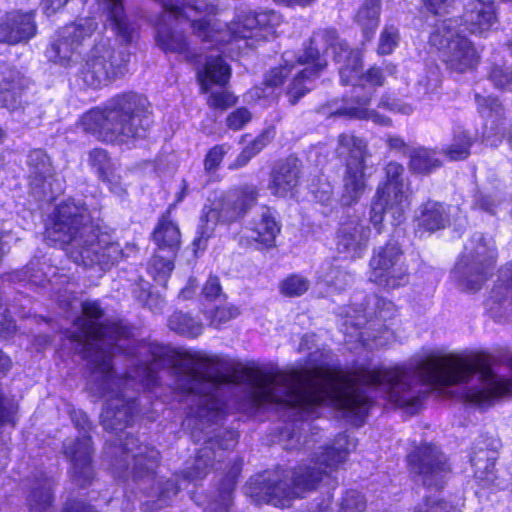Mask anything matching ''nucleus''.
Here are the masks:
<instances>
[{
    "label": "nucleus",
    "mask_w": 512,
    "mask_h": 512,
    "mask_svg": "<svg viewBox=\"0 0 512 512\" xmlns=\"http://www.w3.org/2000/svg\"><path fill=\"white\" fill-rule=\"evenodd\" d=\"M25 86L21 74L10 68L0 71V104L8 109H15Z\"/></svg>",
    "instance_id": "31"
},
{
    "label": "nucleus",
    "mask_w": 512,
    "mask_h": 512,
    "mask_svg": "<svg viewBox=\"0 0 512 512\" xmlns=\"http://www.w3.org/2000/svg\"><path fill=\"white\" fill-rule=\"evenodd\" d=\"M53 480L45 473L35 476L33 487L27 497L29 512H53Z\"/></svg>",
    "instance_id": "29"
},
{
    "label": "nucleus",
    "mask_w": 512,
    "mask_h": 512,
    "mask_svg": "<svg viewBox=\"0 0 512 512\" xmlns=\"http://www.w3.org/2000/svg\"><path fill=\"white\" fill-rule=\"evenodd\" d=\"M88 162L98 177L106 182L112 193L121 195L125 192L119 176L115 174L113 163L104 149L95 148L89 152Z\"/></svg>",
    "instance_id": "28"
},
{
    "label": "nucleus",
    "mask_w": 512,
    "mask_h": 512,
    "mask_svg": "<svg viewBox=\"0 0 512 512\" xmlns=\"http://www.w3.org/2000/svg\"><path fill=\"white\" fill-rule=\"evenodd\" d=\"M386 143L391 150L401 152L406 148L404 140L398 136H389Z\"/></svg>",
    "instance_id": "61"
},
{
    "label": "nucleus",
    "mask_w": 512,
    "mask_h": 512,
    "mask_svg": "<svg viewBox=\"0 0 512 512\" xmlns=\"http://www.w3.org/2000/svg\"><path fill=\"white\" fill-rule=\"evenodd\" d=\"M168 327L170 330L190 338H196L203 332L202 322L182 311H176L169 317Z\"/></svg>",
    "instance_id": "35"
},
{
    "label": "nucleus",
    "mask_w": 512,
    "mask_h": 512,
    "mask_svg": "<svg viewBox=\"0 0 512 512\" xmlns=\"http://www.w3.org/2000/svg\"><path fill=\"white\" fill-rule=\"evenodd\" d=\"M259 190L255 185L244 184L215 195L210 204L205 205L193 244L204 248L218 223H233L242 219L256 205Z\"/></svg>",
    "instance_id": "8"
},
{
    "label": "nucleus",
    "mask_w": 512,
    "mask_h": 512,
    "mask_svg": "<svg viewBox=\"0 0 512 512\" xmlns=\"http://www.w3.org/2000/svg\"><path fill=\"white\" fill-rule=\"evenodd\" d=\"M206 319L209 320V325L214 328H219L228 321L235 319L240 315L238 307L227 304L224 306H217L211 311L203 310Z\"/></svg>",
    "instance_id": "42"
},
{
    "label": "nucleus",
    "mask_w": 512,
    "mask_h": 512,
    "mask_svg": "<svg viewBox=\"0 0 512 512\" xmlns=\"http://www.w3.org/2000/svg\"><path fill=\"white\" fill-rule=\"evenodd\" d=\"M153 240L157 251L175 256L181 243V234L178 226L171 220L169 211L161 216L154 231Z\"/></svg>",
    "instance_id": "27"
},
{
    "label": "nucleus",
    "mask_w": 512,
    "mask_h": 512,
    "mask_svg": "<svg viewBox=\"0 0 512 512\" xmlns=\"http://www.w3.org/2000/svg\"><path fill=\"white\" fill-rule=\"evenodd\" d=\"M11 366V361L8 356L0 351V375H4Z\"/></svg>",
    "instance_id": "64"
},
{
    "label": "nucleus",
    "mask_w": 512,
    "mask_h": 512,
    "mask_svg": "<svg viewBox=\"0 0 512 512\" xmlns=\"http://www.w3.org/2000/svg\"><path fill=\"white\" fill-rule=\"evenodd\" d=\"M369 267V280L385 289H396L409 282L404 253L395 240L373 250Z\"/></svg>",
    "instance_id": "14"
},
{
    "label": "nucleus",
    "mask_w": 512,
    "mask_h": 512,
    "mask_svg": "<svg viewBox=\"0 0 512 512\" xmlns=\"http://www.w3.org/2000/svg\"><path fill=\"white\" fill-rule=\"evenodd\" d=\"M384 178L378 183L377 188L383 193L385 187L410 186L404 179L405 168L395 161H390L383 168Z\"/></svg>",
    "instance_id": "41"
},
{
    "label": "nucleus",
    "mask_w": 512,
    "mask_h": 512,
    "mask_svg": "<svg viewBox=\"0 0 512 512\" xmlns=\"http://www.w3.org/2000/svg\"><path fill=\"white\" fill-rule=\"evenodd\" d=\"M118 451L120 454L116 456L113 464L115 473L119 477L131 476L141 491L148 497L155 498L151 506L148 502L144 504L145 509H162L168 506L178 493L180 486L176 479L157 481V487L152 486L155 483L159 452L153 447L140 443L138 438L130 434L126 435Z\"/></svg>",
    "instance_id": "7"
},
{
    "label": "nucleus",
    "mask_w": 512,
    "mask_h": 512,
    "mask_svg": "<svg viewBox=\"0 0 512 512\" xmlns=\"http://www.w3.org/2000/svg\"><path fill=\"white\" fill-rule=\"evenodd\" d=\"M496 259L495 242L482 233H474L452 271L462 289L478 291L486 281Z\"/></svg>",
    "instance_id": "11"
},
{
    "label": "nucleus",
    "mask_w": 512,
    "mask_h": 512,
    "mask_svg": "<svg viewBox=\"0 0 512 512\" xmlns=\"http://www.w3.org/2000/svg\"><path fill=\"white\" fill-rule=\"evenodd\" d=\"M221 294V286L218 277H209L202 289V295L206 300L213 301Z\"/></svg>",
    "instance_id": "54"
},
{
    "label": "nucleus",
    "mask_w": 512,
    "mask_h": 512,
    "mask_svg": "<svg viewBox=\"0 0 512 512\" xmlns=\"http://www.w3.org/2000/svg\"><path fill=\"white\" fill-rule=\"evenodd\" d=\"M379 106L405 115H409L413 112V108L411 105L402 103L399 100L392 98L390 96H383L380 100Z\"/></svg>",
    "instance_id": "53"
},
{
    "label": "nucleus",
    "mask_w": 512,
    "mask_h": 512,
    "mask_svg": "<svg viewBox=\"0 0 512 512\" xmlns=\"http://www.w3.org/2000/svg\"><path fill=\"white\" fill-rule=\"evenodd\" d=\"M81 307L83 316L74 321L69 338L90 365L88 389L106 399L100 416L105 430L122 431L134 422L138 409L133 394L156 386L161 370L168 368L175 388L186 395L189 410L183 426L195 442L205 441L183 471L184 479L205 478L214 468L212 460L220 463L223 453L235 446L234 430L209 435L226 415L225 394L240 384L247 386L253 406L275 404L288 410L293 423L280 433L284 449H310L317 442L318 428L305 420L319 408V361L314 356L310 367L290 372L243 367L227 375L218 371L215 359L187 357L177 363L167 347L132 338L130 328L106 320L97 300L84 301Z\"/></svg>",
    "instance_id": "1"
},
{
    "label": "nucleus",
    "mask_w": 512,
    "mask_h": 512,
    "mask_svg": "<svg viewBox=\"0 0 512 512\" xmlns=\"http://www.w3.org/2000/svg\"><path fill=\"white\" fill-rule=\"evenodd\" d=\"M336 153L346 160L340 202L343 206H353L368 188L369 175L365 173L367 145L363 139L343 133L338 137Z\"/></svg>",
    "instance_id": "12"
},
{
    "label": "nucleus",
    "mask_w": 512,
    "mask_h": 512,
    "mask_svg": "<svg viewBox=\"0 0 512 512\" xmlns=\"http://www.w3.org/2000/svg\"><path fill=\"white\" fill-rule=\"evenodd\" d=\"M408 462L426 487L441 488L449 473L446 456L435 445L422 444L417 447L408 455Z\"/></svg>",
    "instance_id": "17"
},
{
    "label": "nucleus",
    "mask_w": 512,
    "mask_h": 512,
    "mask_svg": "<svg viewBox=\"0 0 512 512\" xmlns=\"http://www.w3.org/2000/svg\"><path fill=\"white\" fill-rule=\"evenodd\" d=\"M465 29L471 34L483 35L496 22L495 4L492 0H472L463 16Z\"/></svg>",
    "instance_id": "25"
},
{
    "label": "nucleus",
    "mask_w": 512,
    "mask_h": 512,
    "mask_svg": "<svg viewBox=\"0 0 512 512\" xmlns=\"http://www.w3.org/2000/svg\"><path fill=\"white\" fill-rule=\"evenodd\" d=\"M312 43L317 46L326 44L325 53L332 52L336 62L344 64L339 68L341 82L345 85H353L352 99L355 105L345 106L335 111V114L346 115L358 119H370L379 125H388L389 119L367 108L370 103L374 88L382 86L387 75H393L396 66L387 63L383 67L373 66L366 73L361 72L362 59L358 50L349 49L346 42L339 40L336 31L325 29L315 32Z\"/></svg>",
    "instance_id": "4"
},
{
    "label": "nucleus",
    "mask_w": 512,
    "mask_h": 512,
    "mask_svg": "<svg viewBox=\"0 0 512 512\" xmlns=\"http://www.w3.org/2000/svg\"><path fill=\"white\" fill-rule=\"evenodd\" d=\"M489 80L496 88L512 92V67L495 66Z\"/></svg>",
    "instance_id": "46"
},
{
    "label": "nucleus",
    "mask_w": 512,
    "mask_h": 512,
    "mask_svg": "<svg viewBox=\"0 0 512 512\" xmlns=\"http://www.w3.org/2000/svg\"><path fill=\"white\" fill-rule=\"evenodd\" d=\"M236 103V97L229 91L223 90L219 92H212L208 104L212 108L226 109Z\"/></svg>",
    "instance_id": "50"
},
{
    "label": "nucleus",
    "mask_w": 512,
    "mask_h": 512,
    "mask_svg": "<svg viewBox=\"0 0 512 512\" xmlns=\"http://www.w3.org/2000/svg\"><path fill=\"white\" fill-rule=\"evenodd\" d=\"M150 124L147 98L133 92L116 95L103 108L92 109L81 118L85 131L110 143L142 138Z\"/></svg>",
    "instance_id": "5"
},
{
    "label": "nucleus",
    "mask_w": 512,
    "mask_h": 512,
    "mask_svg": "<svg viewBox=\"0 0 512 512\" xmlns=\"http://www.w3.org/2000/svg\"><path fill=\"white\" fill-rule=\"evenodd\" d=\"M27 166L29 190L37 200L52 199L61 191V183L54 178L50 158L44 150L30 151Z\"/></svg>",
    "instance_id": "19"
},
{
    "label": "nucleus",
    "mask_w": 512,
    "mask_h": 512,
    "mask_svg": "<svg viewBox=\"0 0 512 512\" xmlns=\"http://www.w3.org/2000/svg\"><path fill=\"white\" fill-rule=\"evenodd\" d=\"M470 461L472 466L475 468L476 478L483 481L484 485H490L494 482V462L491 459H487L484 463L482 459L478 457H471Z\"/></svg>",
    "instance_id": "47"
},
{
    "label": "nucleus",
    "mask_w": 512,
    "mask_h": 512,
    "mask_svg": "<svg viewBox=\"0 0 512 512\" xmlns=\"http://www.w3.org/2000/svg\"><path fill=\"white\" fill-rule=\"evenodd\" d=\"M229 146L220 144L212 147L204 159V169L206 172H215L220 166L224 156L228 152Z\"/></svg>",
    "instance_id": "48"
},
{
    "label": "nucleus",
    "mask_w": 512,
    "mask_h": 512,
    "mask_svg": "<svg viewBox=\"0 0 512 512\" xmlns=\"http://www.w3.org/2000/svg\"><path fill=\"white\" fill-rule=\"evenodd\" d=\"M99 7L107 15V24L115 33L121 49L116 50L110 40L97 43L83 65L80 75L84 83L93 88L107 85L111 80L123 76L130 61L131 44L136 30L128 21L122 0H97Z\"/></svg>",
    "instance_id": "6"
},
{
    "label": "nucleus",
    "mask_w": 512,
    "mask_h": 512,
    "mask_svg": "<svg viewBox=\"0 0 512 512\" xmlns=\"http://www.w3.org/2000/svg\"><path fill=\"white\" fill-rule=\"evenodd\" d=\"M247 242L255 243L258 249L271 248L275 245L276 236L280 232V226L269 209H265L258 217H255L246 228Z\"/></svg>",
    "instance_id": "26"
},
{
    "label": "nucleus",
    "mask_w": 512,
    "mask_h": 512,
    "mask_svg": "<svg viewBox=\"0 0 512 512\" xmlns=\"http://www.w3.org/2000/svg\"><path fill=\"white\" fill-rule=\"evenodd\" d=\"M64 512H97L83 501L73 500L66 503Z\"/></svg>",
    "instance_id": "58"
},
{
    "label": "nucleus",
    "mask_w": 512,
    "mask_h": 512,
    "mask_svg": "<svg viewBox=\"0 0 512 512\" xmlns=\"http://www.w3.org/2000/svg\"><path fill=\"white\" fill-rule=\"evenodd\" d=\"M274 136V129L267 128L245 148L246 150H250L251 155L255 157L265 146H267V144L274 138Z\"/></svg>",
    "instance_id": "51"
},
{
    "label": "nucleus",
    "mask_w": 512,
    "mask_h": 512,
    "mask_svg": "<svg viewBox=\"0 0 512 512\" xmlns=\"http://www.w3.org/2000/svg\"><path fill=\"white\" fill-rule=\"evenodd\" d=\"M440 165L441 161L433 150L419 147L410 153L409 168L414 173L429 174L440 167Z\"/></svg>",
    "instance_id": "36"
},
{
    "label": "nucleus",
    "mask_w": 512,
    "mask_h": 512,
    "mask_svg": "<svg viewBox=\"0 0 512 512\" xmlns=\"http://www.w3.org/2000/svg\"><path fill=\"white\" fill-rule=\"evenodd\" d=\"M197 287V283L195 279H190L187 286L184 287L181 291L179 296L182 299H190L192 294L195 292V289Z\"/></svg>",
    "instance_id": "63"
},
{
    "label": "nucleus",
    "mask_w": 512,
    "mask_h": 512,
    "mask_svg": "<svg viewBox=\"0 0 512 512\" xmlns=\"http://www.w3.org/2000/svg\"><path fill=\"white\" fill-rule=\"evenodd\" d=\"M252 119L251 112L245 108H237L226 118V125L229 129L238 131L243 129Z\"/></svg>",
    "instance_id": "49"
},
{
    "label": "nucleus",
    "mask_w": 512,
    "mask_h": 512,
    "mask_svg": "<svg viewBox=\"0 0 512 512\" xmlns=\"http://www.w3.org/2000/svg\"><path fill=\"white\" fill-rule=\"evenodd\" d=\"M45 238L59 244L73 262L85 267L106 270L122 257L119 243L93 224L80 200L67 199L55 207L46 224Z\"/></svg>",
    "instance_id": "2"
},
{
    "label": "nucleus",
    "mask_w": 512,
    "mask_h": 512,
    "mask_svg": "<svg viewBox=\"0 0 512 512\" xmlns=\"http://www.w3.org/2000/svg\"><path fill=\"white\" fill-rule=\"evenodd\" d=\"M369 236L370 229L357 220L342 223L335 238L336 250L346 258H361L367 249Z\"/></svg>",
    "instance_id": "20"
},
{
    "label": "nucleus",
    "mask_w": 512,
    "mask_h": 512,
    "mask_svg": "<svg viewBox=\"0 0 512 512\" xmlns=\"http://www.w3.org/2000/svg\"><path fill=\"white\" fill-rule=\"evenodd\" d=\"M416 221L418 229L435 232L444 229L449 224V213L443 204L427 201L420 207V214Z\"/></svg>",
    "instance_id": "33"
},
{
    "label": "nucleus",
    "mask_w": 512,
    "mask_h": 512,
    "mask_svg": "<svg viewBox=\"0 0 512 512\" xmlns=\"http://www.w3.org/2000/svg\"><path fill=\"white\" fill-rule=\"evenodd\" d=\"M369 304L372 307L367 313H364L361 306L349 308L342 323L344 332L354 335L353 331H349L351 328L357 332L356 336L359 338L372 339L376 346H384L393 338L389 325L396 315L395 305L392 301L377 296H373Z\"/></svg>",
    "instance_id": "13"
},
{
    "label": "nucleus",
    "mask_w": 512,
    "mask_h": 512,
    "mask_svg": "<svg viewBox=\"0 0 512 512\" xmlns=\"http://www.w3.org/2000/svg\"><path fill=\"white\" fill-rule=\"evenodd\" d=\"M355 445L346 434H339L332 444L321 447L320 452L291 471L276 470L252 477L245 486V493L257 503L275 507H288L302 493L314 490L324 479L344 463Z\"/></svg>",
    "instance_id": "3"
},
{
    "label": "nucleus",
    "mask_w": 512,
    "mask_h": 512,
    "mask_svg": "<svg viewBox=\"0 0 512 512\" xmlns=\"http://www.w3.org/2000/svg\"><path fill=\"white\" fill-rule=\"evenodd\" d=\"M429 44L435 47L447 69L456 73L473 70L479 60L474 45L461 35L457 20H437L429 36Z\"/></svg>",
    "instance_id": "10"
},
{
    "label": "nucleus",
    "mask_w": 512,
    "mask_h": 512,
    "mask_svg": "<svg viewBox=\"0 0 512 512\" xmlns=\"http://www.w3.org/2000/svg\"><path fill=\"white\" fill-rule=\"evenodd\" d=\"M487 306L496 321L512 319V263L499 271L498 283L491 291Z\"/></svg>",
    "instance_id": "22"
},
{
    "label": "nucleus",
    "mask_w": 512,
    "mask_h": 512,
    "mask_svg": "<svg viewBox=\"0 0 512 512\" xmlns=\"http://www.w3.org/2000/svg\"><path fill=\"white\" fill-rule=\"evenodd\" d=\"M239 469L233 468V474L228 475L225 482L222 484L218 497L213 500L207 508L206 512H228L233 502V490L235 486V477Z\"/></svg>",
    "instance_id": "39"
},
{
    "label": "nucleus",
    "mask_w": 512,
    "mask_h": 512,
    "mask_svg": "<svg viewBox=\"0 0 512 512\" xmlns=\"http://www.w3.org/2000/svg\"><path fill=\"white\" fill-rule=\"evenodd\" d=\"M499 202L489 195H480L475 199V207L494 215Z\"/></svg>",
    "instance_id": "55"
},
{
    "label": "nucleus",
    "mask_w": 512,
    "mask_h": 512,
    "mask_svg": "<svg viewBox=\"0 0 512 512\" xmlns=\"http://www.w3.org/2000/svg\"><path fill=\"white\" fill-rule=\"evenodd\" d=\"M141 289L140 293L137 294L136 289L133 290L136 298L147 306L152 312L158 313L162 311L164 307V299L150 291V284L143 281L138 285Z\"/></svg>",
    "instance_id": "45"
},
{
    "label": "nucleus",
    "mask_w": 512,
    "mask_h": 512,
    "mask_svg": "<svg viewBox=\"0 0 512 512\" xmlns=\"http://www.w3.org/2000/svg\"><path fill=\"white\" fill-rule=\"evenodd\" d=\"M365 508L363 495L356 490L346 491L342 502L340 512H361ZM416 512H459L456 508L447 502L427 499L425 503L418 508Z\"/></svg>",
    "instance_id": "32"
},
{
    "label": "nucleus",
    "mask_w": 512,
    "mask_h": 512,
    "mask_svg": "<svg viewBox=\"0 0 512 512\" xmlns=\"http://www.w3.org/2000/svg\"><path fill=\"white\" fill-rule=\"evenodd\" d=\"M275 2L281 3L283 5H286L288 7H308L312 4H314L317 0H274Z\"/></svg>",
    "instance_id": "62"
},
{
    "label": "nucleus",
    "mask_w": 512,
    "mask_h": 512,
    "mask_svg": "<svg viewBox=\"0 0 512 512\" xmlns=\"http://www.w3.org/2000/svg\"><path fill=\"white\" fill-rule=\"evenodd\" d=\"M478 111L485 118L482 141L496 147L504 137L503 107L499 100L492 96L475 95Z\"/></svg>",
    "instance_id": "21"
},
{
    "label": "nucleus",
    "mask_w": 512,
    "mask_h": 512,
    "mask_svg": "<svg viewBox=\"0 0 512 512\" xmlns=\"http://www.w3.org/2000/svg\"><path fill=\"white\" fill-rule=\"evenodd\" d=\"M34 18L33 12L7 13L0 21V42L14 45L29 41L37 31Z\"/></svg>",
    "instance_id": "23"
},
{
    "label": "nucleus",
    "mask_w": 512,
    "mask_h": 512,
    "mask_svg": "<svg viewBox=\"0 0 512 512\" xmlns=\"http://www.w3.org/2000/svg\"><path fill=\"white\" fill-rule=\"evenodd\" d=\"M38 263L30 262L22 272L24 274L23 280L37 286H44L46 283V276L42 269L38 268Z\"/></svg>",
    "instance_id": "52"
},
{
    "label": "nucleus",
    "mask_w": 512,
    "mask_h": 512,
    "mask_svg": "<svg viewBox=\"0 0 512 512\" xmlns=\"http://www.w3.org/2000/svg\"><path fill=\"white\" fill-rule=\"evenodd\" d=\"M318 280L334 291H342L353 282V275L327 261L320 267Z\"/></svg>",
    "instance_id": "34"
},
{
    "label": "nucleus",
    "mask_w": 512,
    "mask_h": 512,
    "mask_svg": "<svg viewBox=\"0 0 512 512\" xmlns=\"http://www.w3.org/2000/svg\"><path fill=\"white\" fill-rule=\"evenodd\" d=\"M381 0H366L360 7L356 21L362 26L364 33L373 30L379 21Z\"/></svg>",
    "instance_id": "40"
},
{
    "label": "nucleus",
    "mask_w": 512,
    "mask_h": 512,
    "mask_svg": "<svg viewBox=\"0 0 512 512\" xmlns=\"http://www.w3.org/2000/svg\"><path fill=\"white\" fill-rule=\"evenodd\" d=\"M473 144V138L466 130H457L453 134L452 141L443 148V154L452 161L468 158Z\"/></svg>",
    "instance_id": "38"
},
{
    "label": "nucleus",
    "mask_w": 512,
    "mask_h": 512,
    "mask_svg": "<svg viewBox=\"0 0 512 512\" xmlns=\"http://www.w3.org/2000/svg\"><path fill=\"white\" fill-rule=\"evenodd\" d=\"M71 419L79 431V437L74 440L67 439L64 442V454L71 462L73 479L80 486H85L93 478L90 422L86 413L82 411H74Z\"/></svg>",
    "instance_id": "15"
},
{
    "label": "nucleus",
    "mask_w": 512,
    "mask_h": 512,
    "mask_svg": "<svg viewBox=\"0 0 512 512\" xmlns=\"http://www.w3.org/2000/svg\"><path fill=\"white\" fill-rule=\"evenodd\" d=\"M198 79L204 92H208L210 86L215 84L224 86L230 79L231 68L219 55H209L203 70L198 71Z\"/></svg>",
    "instance_id": "30"
},
{
    "label": "nucleus",
    "mask_w": 512,
    "mask_h": 512,
    "mask_svg": "<svg viewBox=\"0 0 512 512\" xmlns=\"http://www.w3.org/2000/svg\"><path fill=\"white\" fill-rule=\"evenodd\" d=\"M310 286L307 278L293 274L283 280L280 286L281 293L288 297H299L303 295Z\"/></svg>",
    "instance_id": "44"
},
{
    "label": "nucleus",
    "mask_w": 512,
    "mask_h": 512,
    "mask_svg": "<svg viewBox=\"0 0 512 512\" xmlns=\"http://www.w3.org/2000/svg\"><path fill=\"white\" fill-rule=\"evenodd\" d=\"M0 325L1 332L7 333L8 335L15 332L16 326L14 321L9 317L7 309L3 308L0 303Z\"/></svg>",
    "instance_id": "56"
},
{
    "label": "nucleus",
    "mask_w": 512,
    "mask_h": 512,
    "mask_svg": "<svg viewBox=\"0 0 512 512\" xmlns=\"http://www.w3.org/2000/svg\"><path fill=\"white\" fill-rule=\"evenodd\" d=\"M96 28L97 22L91 17L66 25L60 29L47 50L48 59L65 67L71 66L78 60L79 48L91 37Z\"/></svg>",
    "instance_id": "16"
},
{
    "label": "nucleus",
    "mask_w": 512,
    "mask_h": 512,
    "mask_svg": "<svg viewBox=\"0 0 512 512\" xmlns=\"http://www.w3.org/2000/svg\"><path fill=\"white\" fill-rule=\"evenodd\" d=\"M301 162L296 157H289L277 165L269 183L271 193L278 197L292 196L300 184Z\"/></svg>",
    "instance_id": "24"
},
{
    "label": "nucleus",
    "mask_w": 512,
    "mask_h": 512,
    "mask_svg": "<svg viewBox=\"0 0 512 512\" xmlns=\"http://www.w3.org/2000/svg\"><path fill=\"white\" fill-rule=\"evenodd\" d=\"M383 190L382 193L380 188H376L370 209V222L378 231L386 212L391 214L393 225H399L410 206V186H390Z\"/></svg>",
    "instance_id": "18"
},
{
    "label": "nucleus",
    "mask_w": 512,
    "mask_h": 512,
    "mask_svg": "<svg viewBox=\"0 0 512 512\" xmlns=\"http://www.w3.org/2000/svg\"><path fill=\"white\" fill-rule=\"evenodd\" d=\"M252 158L253 156L251 155L250 150H246V148H244L236 160L229 165V169H238L244 167Z\"/></svg>",
    "instance_id": "60"
},
{
    "label": "nucleus",
    "mask_w": 512,
    "mask_h": 512,
    "mask_svg": "<svg viewBox=\"0 0 512 512\" xmlns=\"http://www.w3.org/2000/svg\"><path fill=\"white\" fill-rule=\"evenodd\" d=\"M173 258L174 256H170V254L156 251L149 261L147 266L148 274L159 285L165 286L171 272L173 271Z\"/></svg>",
    "instance_id": "37"
},
{
    "label": "nucleus",
    "mask_w": 512,
    "mask_h": 512,
    "mask_svg": "<svg viewBox=\"0 0 512 512\" xmlns=\"http://www.w3.org/2000/svg\"><path fill=\"white\" fill-rule=\"evenodd\" d=\"M68 0H42V9L48 16L66 5Z\"/></svg>",
    "instance_id": "59"
},
{
    "label": "nucleus",
    "mask_w": 512,
    "mask_h": 512,
    "mask_svg": "<svg viewBox=\"0 0 512 512\" xmlns=\"http://www.w3.org/2000/svg\"><path fill=\"white\" fill-rule=\"evenodd\" d=\"M427 9L434 15H440L447 12L449 0H424Z\"/></svg>",
    "instance_id": "57"
},
{
    "label": "nucleus",
    "mask_w": 512,
    "mask_h": 512,
    "mask_svg": "<svg viewBox=\"0 0 512 512\" xmlns=\"http://www.w3.org/2000/svg\"><path fill=\"white\" fill-rule=\"evenodd\" d=\"M400 41L399 30L394 25H385L379 38L377 52L380 55H389L398 46Z\"/></svg>",
    "instance_id": "43"
},
{
    "label": "nucleus",
    "mask_w": 512,
    "mask_h": 512,
    "mask_svg": "<svg viewBox=\"0 0 512 512\" xmlns=\"http://www.w3.org/2000/svg\"><path fill=\"white\" fill-rule=\"evenodd\" d=\"M325 48V43L317 46L312 43L311 38L310 46L306 48L304 55L298 57L297 65H294L290 60V55L285 53V65L271 69L265 76V84L269 87H278L291 74L292 70L296 69L287 91L289 102L295 105L302 96L310 91V82L326 66Z\"/></svg>",
    "instance_id": "9"
}]
</instances>
